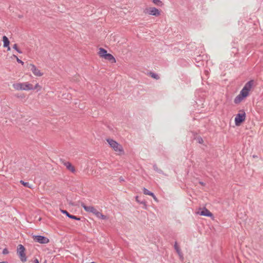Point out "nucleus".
I'll list each match as a JSON object with an SVG mask.
<instances>
[{
	"label": "nucleus",
	"mask_w": 263,
	"mask_h": 263,
	"mask_svg": "<svg viewBox=\"0 0 263 263\" xmlns=\"http://www.w3.org/2000/svg\"><path fill=\"white\" fill-rule=\"evenodd\" d=\"M253 84L254 81L250 80L245 85L244 87L240 91V93L234 99V102L235 104L240 103L244 98H246L249 95V92Z\"/></svg>",
	"instance_id": "1"
},
{
	"label": "nucleus",
	"mask_w": 263,
	"mask_h": 263,
	"mask_svg": "<svg viewBox=\"0 0 263 263\" xmlns=\"http://www.w3.org/2000/svg\"><path fill=\"white\" fill-rule=\"evenodd\" d=\"M106 141L110 146L116 152H118L120 154L124 152L122 145L114 140L108 138L106 139Z\"/></svg>",
	"instance_id": "2"
},
{
	"label": "nucleus",
	"mask_w": 263,
	"mask_h": 263,
	"mask_svg": "<svg viewBox=\"0 0 263 263\" xmlns=\"http://www.w3.org/2000/svg\"><path fill=\"white\" fill-rule=\"evenodd\" d=\"M16 90H29L32 89V85L28 83H16L13 85Z\"/></svg>",
	"instance_id": "3"
},
{
	"label": "nucleus",
	"mask_w": 263,
	"mask_h": 263,
	"mask_svg": "<svg viewBox=\"0 0 263 263\" xmlns=\"http://www.w3.org/2000/svg\"><path fill=\"white\" fill-rule=\"evenodd\" d=\"M25 248L22 245H19L17 248V253L21 260L24 262L27 261V257L25 253Z\"/></svg>",
	"instance_id": "4"
},
{
	"label": "nucleus",
	"mask_w": 263,
	"mask_h": 263,
	"mask_svg": "<svg viewBox=\"0 0 263 263\" xmlns=\"http://www.w3.org/2000/svg\"><path fill=\"white\" fill-rule=\"evenodd\" d=\"M246 113L243 112L241 114H238L235 118V123L236 126H239L240 124L245 120Z\"/></svg>",
	"instance_id": "5"
},
{
	"label": "nucleus",
	"mask_w": 263,
	"mask_h": 263,
	"mask_svg": "<svg viewBox=\"0 0 263 263\" xmlns=\"http://www.w3.org/2000/svg\"><path fill=\"white\" fill-rule=\"evenodd\" d=\"M144 12L148 14L158 16L160 15V11L155 7H150L149 8H146Z\"/></svg>",
	"instance_id": "6"
},
{
	"label": "nucleus",
	"mask_w": 263,
	"mask_h": 263,
	"mask_svg": "<svg viewBox=\"0 0 263 263\" xmlns=\"http://www.w3.org/2000/svg\"><path fill=\"white\" fill-rule=\"evenodd\" d=\"M33 239L35 242H37L42 244H46L49 242V240L48 238L41 235L34 236Z\"/></svg>",
	"instance_id": "7"
},
{
	"label": "nucleus",
	"mask_w": 263,
	"mask_h": 263,
	"mask_svg": "<svg viewBox=\"0 0 263 263\" xmlns=\"http://www.w3.org/2000/svg\"><path fill=\"white\" fill-rule=\"evenodd\" d=\"M29 69L32 72V73L37 77L42 76L43 73L33 64H30L29 65Z\"/></svg>",
	"instance_id": "8"
},
{
	"label": "nucleus",
	"mask_w": 263,
	"mask_h": 263,
	"mask_svg": "<svg viewBox=\"0 0 263 263\" xmlns=\"http://www.w3.org/2000/svg\"><path fill=\"white\" fill-rule=\"evenodd\" d=\"M61 161L62 162V164L66 166L68 170L73 173H74L76 172L74 167L71 164L70 162L68 161H65L62 159L61 160Z\"/></svg>",
	"instance_id": "9"
},
{
	"label": "nucleus",
	"mask_w": 263,
	"mask_h": 263,
	"mask_svg": "<svg viewBox=\"0 0 263 263\" xmlns=\"http://www.w3.org/2000/svg\"><path fill=\"white\" fill-rule=\"evenodd\" d=\"M81 206L86 212H91L93 214H95L97 211V210L93 206H86L84 203H81Z\"/></svg>",
	"instance_id": "10"
},
{
	"label": "nucleus",
	"mask_w": 263,
	"mask_h": 263,
	"mask_svg": "<svg viewBox=\"0 0 263 263\" xmlns=\"http://www.w3.org/2000/svg\"><path fill=\"white\" fill-rule=\"evenodd\" d=\"M174 249H175L176 251L177 252V254H178L180 258L182 260L183 259V255L181 251L180 247L178 245L177 241H175V242Z\"/></svg>",
	"instance_id": "11"
},
{
	"label": "nucleus",
	"mask_w": 263,
	"mask_h": 263,
	"mask_svg": "<svg viewBox=\"0 0 263 263\" xmlns=\"http://www.w3.org/2000/svg\"><path fill=\"white\" fill-rule=\"evenodd\" d=\"M61 212L63 213V214H65L67 217H68L69 218H71V219H74V220H80V217H77L74 215H71L66 210H61Z\"/></svg>",
	"instance_id": "12"
},
{
	"label": "nucleus",
	"mask_w": 263,
	"mask_h": 263,
	"mask_svg": "<svg viewBox=\"0 0 263 263\" xmlns=\"http://www.w3.org/2000/svg\"><path fill=\"white\" fill-rule=\"evenodd\" d=\"M105 60H107L110 61L111 63H116V61L115 58L113 57V55L110 53H107L105 55V57L103 58Z\"/></svg>",
	"instance_id": "13"
},
{
	"label": "nucleus",
	"mask_w": 263,
	"mask_h": 263,
	"mask_svg": "<svg viewBox=\"0 0 263 263\" xmlns=\"http://www.w3.org/2000/svg\"><path fill=\"white\" fill-rule=\"evenodd\" d=\"M200 215L202 216L211 217L213 214L206 208H204L200 212Z\"/></svg>",
	"instance_id": "14"
},
{
	"label": "nucleus",
	"mask_w": 263,
	"mask_h": 263,
	"mask_svg": "<svg viewBox=\"0 0 263 263\" xmlns=\"http://www.w3.org/2000/svg\"><path fill=\"white\" fill-rule=\"evenodd\" d=\"M98 54L100 55V57H101L102 58H104L105 57V55L107 54V51L105 49H104L103 48H100L99 49V51L98 52Z\"/></svg>",
	"instance_id": "15"
},
{
	"label": "nucleus",
	"mask_w": 263,
	"mask_h": 263,
	"mask_svg": "<svg viewBox=\"0 0 263 263\" xmlns=\"http://www.w3.org/2000/svg\"><path fill=\"white\" fill-rule=\"evenodd\" d=\"M3 41L4 43L3 46L4 47H6L7 46H8V45H9L10 42L8 38L6 36H4L3 37Z\"/></svg>",
	"instance_id": "16"
},
{
	"label": "nucleus",
	"mask_w": 263,
	"mask_h": 263,
	"mask_svg": "<svg viewBox=\"0 0 263 263\" xmlns=\"http://www.w3.org/2000/svg\"><path fill=\"white\" fill-rule=\"evenodd\" d=\"M96 216L99 218L102 219H106L107 217L105 215H103L102 213H101L98 211H96L95 213L94 214Z\"/></svg>",
	"instance_id": "17"
},
{
	"label": "nucleus",
	"mask_w": 263,
	"mask_h": 263,
	"mask_svg": "<svg viewBox=\"0 0 263 263\" xmlns=\"http://www.w3.org/2000/svg\"><path fill=\"white\" fill-rule=\"evenodd\" d=\"M149 75L153 78L156 80H159L160 79V77L156 73L151 72L149 73Z\"/></svg>",
	"instance_id": "18"
},
{
	"label": "nucleus",
	"mask_w": 263,
	"mask_h": 263,
	"mask_svg": "<svg viewBox=\"0 0 263 263\" xmlns=\"http://www.w3.org/2000/svg\"><path fill=\"white\" fill-rule=\"evenodd\" d=\"M153 2L156 5L159 6H162L163 4L160 0H153Z\"/></svg>",
	"instance_id": "19"
},
{
	"label": "nucleus",
	"mask_w": 263,
	"mask_h": 263,
	"mask_svg": "<svg viewBox=\"0 0 263 263\" xmlns=\"http://www.w3.org/2000/svg\"><path fill=\"white\" fill-rule=\"evenodd\" d=\"M20 182L22 184H23L24 186H25L26 187H27L28 188H31V185L29 184V182H24L23 180H21Z\"/></svg>",
	"instance_id": "20"
},
{
	"label": "nucleus",
	"mask_w": 263,
	"mask_h": 263,
	"mask_svg": "<svg viewBox=\"0 0 263 263\" xmlns=\"http://www.w3.org/2000/svg\"><path fill=\"white\" fill-rule=\"evenodd\" d=\"M13 48L15 50H16L17 51V52H18V53H22V51L18 48L17 45L16 44H15L13 45Z\"/></svg>",
	"instance_id": "21"
},
{
	"label": "nucleus",
	"mask_w": 263,
	"mask_h": 263,
	"mask_svg": "<svg viewBox=\"0 0 263 263\" xmlns=\"http://www.w3.org/2000/svg\"><path fill=\"white\" fill-rule=\"evenodd\" d=\"M37 89L39 90H41V86L38 84L37 83L34 87H33L32 86V90H34V89Z\"/></svg>",
	"instance_id": "22"
},
{
	"label": "nucleus",
	"mask_w": 263,
	"mask_h": 263,
	"mask_svg": "<svg viewBox=\"0 0 263 263\" xmlns=\"http://www.w3.org/2000/svg\"><path fill=\"white\" fill-rule=\"evenodd\" d=\"M153 167L154 170L156 171V172L159 173H161L162 172V170L159 169L156 164L154 165Z\"/></svg>",
	"instance_id": "23"
},
{
	"label": "nucleus",
	"mask_w": 263,
	"mask_h": 263,
	"mask_svg": "<svg viewBox=\"0 0 263 263\" xmlns=\"http://www.w3.org/2000/svg\"><path fill=\"white\" fill-rule=\"evenodd\" d=\"M13 56L15 58H16V60L17 62L18 63H21L22 65H23V64H24V62H23L22 60H21L20 59H19L18 58V57H17L16 55H15L13 54Z\"/></svg>",
	"instance_id": "24"
},
{
	"label": "nucleus",
	"mask_w": 263,
	"mask_h": 263,
	"mask_svg": "<svg viewBox=\"0 0 263 263\" xmlns=\"http://www.w3.org/2000/svg\"><path fill=\"white\" fill-rule=\"evenodd\" d=\"M136 201L139 202V203H140L141 204H145V201H141L139 199V197L138 196H136Z\"/></svg>",
	"instance_id": "25"
},
{
	"label": "nucleus",
	"mask_w": 263,
	"mask_h": 263,
	"mask_svg": "<svg viewBox=\"0 0 263 263\" xmlns=\"http://www.w3.org/2000/svg\"><path fill=\"white\" fill-rule=\"evenodd\" d=\"M197 140L198 142L200 144H202L203 142V140L201 137H198L197 138Z\"/></svg>",
	"instance_id": "26"
},
{
	"label": "nucleus",
	"mask_w": 263,
	"mask_h": 263,
	"mask_svg": "<svg viewBox=\"0 0 263 263\" xmlns=\"http://www.w3.org/2000/svg\"><path fill=\"white\" fill-rule=\"evenodd\" d=\"M150 193V191L149 190H148L147 189H146V188L144 187L143 188V193L145 194V195H148V194H149Z\"/></svg>",
	"instance_id": "27"
},
{
	"label": "nucleus",
	"mask_w": 263,
	"mask_h": 263,
	"mask_svg": "<svg viewBox=\"0 0 263 263\" xmlns=\"http://www.w3.org/2000/svg\"><path fill=\"white\" fill-rule=\"evenodd\" d=\"M9 253V251L8 250H7V249L5 248L3 250V254H7Z\"/></svg>",
	"instance_id": "28"
},
{
	"label": "nucleus",
	"mask_w": 263,
	"mask_h": 263,
	"mask_svg": "<svg viewBox=\"0 0 263 263\" xmlns=\"http://www.w3.org/2000/svg\"><path fill=\"white\" fill-rule=\"evenodd\" d=\"M199 184H201V185H203V186L205 185V183H204V182H202V181H199Z\"/></svg>",
	"instance_id": "29"
},
{
	"label": "nucleus",
	"mask_w": 263,
	"mask_h": 263,
	"mask_svg": "<svg viewBox=\"0 0 263 263\" xmlns=\"http://www.w3.org/2000/svg\"><path fill=\"white\" fill-rule=\"evenodd\" d=\"M148 195H150L151 196H154V194L151 192H150L149 194H148Z\"/></svg>",
	"instance_id": "30"
},
{
	"label": "nucleus",
	"mask_w": 263,
	"mask_h": 263,
	"mask_svg": "<svg viewBox=\"0 0 263 263\" xmlns=\"http://www.w3.org/2000/svg\"><path fill=\"white\" fill-rule=\"evenodd\" d=\"M34 263H39V261L37 259H35L34 260Z\"/></svg>",
	"instance_id": "31"
},
{
	"label": "nucleus",
	"mask_w": 263,
	"mask_h": 263,
	"mask_svg": "<svg viewBox=\"0 0 263 263\" xmlns=\"http://www.w3.org/2000/svg\"><path fill=\"white\" fill-rule=\"evenodd\" d=\"M153 198H154V199L155 200L157 201V198L155 195H154V196H153Z\"/></svg>",
	"instance_id": "32"
},
{
	"label": "nucleus",
	"mask_w": 263,
	"mask_h": 263,
	"mask_svg": "<svg viewBox=\"0 0 263 263\" xmlns=\"http://www.w3.org/2000/svg\"><path fill=\"white\" fill-rule=\"evenodd\" d=\"M6 48H7V50L8 51L10 50V47L9 45H8V46H7Z\"/></svg>",
	"instance_id": "33"
},
{
	"label": "nucleus",
	"mask_w": 263,
	"mask_h": 263,
	"mask_svg": "<svg viewBox=\"0 0 263 263\" xmlns=\"http://www.w3.org/2000/svg\"><path fill=\"white\" fill-rule=\"evenodd\" d=\"M0 263H7V262H5V261H2V262H0Z\"/></svg>",
	"instance_id": "34"
},
{
	"label": "nucleus",
	"mask_w": 263,
	"mask_h": 263,
	"mask_svg": "<svg viewBox=\"0 0 263 263\" xmlns=\"http://www.w3.org/2000/svg\"><path fill=\"white\" fill-rule=\"evenodd\" d=\"M120 179L121 181H123V179H121V178H120Z\"/></svg>",
	"instance_id": "35"
}]
</instances>
